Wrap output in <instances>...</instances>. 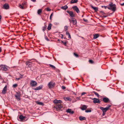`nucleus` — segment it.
<instances>
[{"label": "nucleus", "instance_id": "obj_1", "mask_svg": "<svg viewBox=\"0 0 124 124\" xmlns=\"http://www.w3.org/2000/svg\"><path fill=\"white\" fill-rule=\"evenodd\" d=\"M111 106V105L108 104L106 108H104L102 107H100V108L102 111V112H106Z\"/></svg>", "mask_w": 124, "mask_h": 124}, {"label": "nucleus", "instance_id": "obj_2", "mask_svg": "<svg viewBox=\"0 0 124 124\" xmlns=\"http://www.w3.org/2000/svg\"><path fill=\"white\" fill-rule=\"evenodd\" d=\"M69 21L70 23V24L71 23H73L74 25H76L77 23V21L75 18L72 17L71 19H69Z\"/></svg>", "mask_w": 124, "mask_h": 124}, {"label": "nucleus", "instance_id": "obj_3", "mask_svg": "<svg viewBox=\"0 0 124 124\" xmlns=\"http://www.w3.org/2000/svg\"><path fill=\"white\" fill-rule=\"evenodd\" d=\"M55 83L53 82H50L48 84V86L51 89L53 88L55 86Z\"/></svg>", "mask_w": 124, "mask_h": 124}, {"label": "nucleus", "instance_id": "obj_4", "mask_svg": "<svg viewBox=\"0 0 124 124\" xmlns=\"http://www.w3.org/2000/svg\"><path fill=\"white\" fill-rule=\"evenodd\" d=\"M109 5L110 7L112 8V10L114 12L116 10V6L115 4H113L112 3H111L110 4H109Z\"/></svg>", "mask_w": 124, "mask_h": 124}, {"label": "nucleus", "instance_id": "obj_5", "mask_svg": "<svg viewBox=\"0 0 124 124\" xmlns=\"http://www.w3.org/2000/svg\"><path fill=\"white\" fill-rule=\"evenodd\" d=\"M37 83L34 80H31L30 82V85L32 87L36 86L37 85Z\"/></svg>", "mask_w": 124, "mask_h": 124}, {"label": "nucleus", "instance_id": "obj_6", "mask_svg": "<svg viewBox=\"0 0 124 124\" xmlns=\"http://www.w3.org/2000/svg\"><path fill=\"white\" fill-rule=\"evenodd\" d=\"M21 95L19 93L16 92V94L15 95V97L17 100L19 101H20L21 99L20 98Z\"/></svg>", "mask_w": 124, "mask_h": 124}, {"label": "nucleus", "instance_id": "obj_7", "mask_svg": "<svg viewBox=\"0 0 124 124\" xmlns=\"http://www.w3.org/2000/svg\"><path fill=\"white\" fill-rule=\"evenodd\" d=\"M25 118V116H23V115H22L19 116V118L17 119L18 120L20 121H25L24 119Z\"/></svg>", "mask_w": 124, "mask_h": 124}, {"label": "nucleus", "instance_id": "obj_8", "mask_svg": "<svg viewBox=\"0 0 124 124\" xmlns=\"http://www.w3.org/2000/svg\"><path fill=\"white\" fill-rule=\"evenodd\" d=\"M92 100H93V102L94 103H100L101 101L98 99L94 98L92 99Z\"/></svg>", "mask_w": 124, "mask_h": 124}, {"label": "nucleus", "instance_id": "obj_9", "mask_svg": "<svg viewBox=\"0 0 124 124\" xmlns=\"http://www.w3.org/2000/svg\"><path fill=\"white\" fill-rule=\"evenodd\" d=\"M43 87V85H41L39 86L36 87L35 88H33V90H38L42 89Z\"/></svg>", "mask_w": 124, "mask_h": 124}, {"label": "nucleus", "instance_id": "obj_10", "mask_svg": "<svg viewBox=\"0 0 124 124\" xmlns=\"http://www.w3.org/2000/svg\"><path fill=\"white\" fill-rule=\"evenodd\" d=\"M67 12L69 14V15L70 17L73 18V17H75V16L73 12L70 11H67Z\"/></svg>", "mask_w": 124, "mask_h": 124}, {"label": "nucleus", "instance_id": "obj_11", "mask_svg": "<svg viewBox=\"0 0 124 124\" xmlns=\"http://www.w3.org/2000/svg\"><path fill=\"white\" fill-rule=\"evenodd\" d=\"M72 8L74 10L76 11L77 13H79L80 11L79 9L78 8L77 6H73L72 7Z\"/></svg>", "mask_w": 124, "mask_h": 124}, {"label": "nucleus", "instance_id": "obj_12", "mask_svg": "<svg viewBox=\"0 0 124 124\" xmlns=\"http://www.w3.org/2000/svg\"><path fill=\"white\" fill-rule=\"evenodd\" d=\"M55 108L59 110L62 108V106L60 104H58L56 105Z\"/></svg>", "mask_w": 124, "mask_h": 124}, {"label": "nucleus", "instance_id": "obj_13", "mask_svg": "<svg viewBox=\"0 0 124 124\" xmlns=\"http://www.w3.org/2000/svg\"><path fill=\"white\" fill-rule=\"evenodd\" d=\"M53 102L55 104H60L62 102V101L60 100H57L56 99L54 100Z\"/></svg>", "mask_w": 124, "mask_h": 124}, {"label": "nucleus", "instance_id": "obj_14", "mask_svg": "<svg viewBox=\"0 0 124 124\" xmlns=\"http://www.w3.org/2000/svg\"><path fill=\"white\" fill-rule=\"evenodd\" d=\"M3 8L5 9H7L9 8V7L8 4L7 3H5L3 6Z\"/></svg>", "mask_w": 124, "mask_h": 124}, {"label": "nucleus", "instance_id": "obj_15", "mask_svg": "<svg viewBox=\"0 0 124 124\" xmlns=\"http://www.w3.org/2000/svg\"><path fill=\"white\" fill-rule=\"evenodd\" d=\"M66 112L68 113L71 114H73L74 112L71 109L69 108L66 110Z\"/></svg>", "mask_w": 124, "mask_h": 124}, {"label": "nucleus", "instance_id": "obj_16", "mask_svg": "<svg viewBox=\"0 0 124 124\" xmlns=\"http://www.w3.org/2000/svg\"><path fill=\"white\" fill-rule=\"evenodd\" d=\"M8 69L9 67L5 65L4 66H3L2 67V69L3 70L5 71L8 70Z\"/></svg>", "mask_w": 124, "mask_h": 124}, {"label": "nucleus", "instance_id": "obj_17", "mask_svg": "<svg viewBox=\"0 0 124 124\" xmlns=\"http://www.w3.org/2000/svg\"><path fill=\"white\" fill-rule=\"evenodd\" d=\"M7 85H6L2 91V93L3 94H5L6 93L7 91Z\"/></svg>", "mask_w": 124, "mask_h": 124}, {"label": "nucleus", "instance_id": "obj_18", "mask_svg": "<svg viewBox=\"0 0 124 124\" xmlns=\"http://www.w3.org/2000/svg\"><path fill=\"white\" fill-rule=\"evenodd\" d=\"M103 101L104 102L107 103L109 101V100L108 98L105 97L103 98Z\"/></svg>", "mask_w": 124, "mask_h": 124}, {"label": "nucleus", "instance_id": "obj_19", "mask_svg": "<svg viewBox=\"0 0 124 124\" xmlns=\"http://www.w3.org/2000/svg\"><path fill=\"white\" fill-rule=\"evenodd\" d=\"M91 6L95 12H97L98 11V8L97 7H94L92 5H91Z\"/></svg>", "mask_w": 124, "mask_h": 124}, {"label": "nucleus", "instance_id": "obj_20", "mask_svg": "<svg viewBox=\"0 0 124 124\" xmlns=\"http://www.w3.org/2000/svg\"><path fill=\"white\" fill-rule=\"evenodd\" d=\"M26 64L29 67H31V66L32 62H31L28 61L26 62Z\"/></svg>", "mask_w": 124, "mask_h": 124}, {"label": "nucleus", "instance_id": "obj_21", "mask_svg": "<svg viewBox=\"0 0 124 124\" xmlns=\"http://www.w3.org/2000/svg\"><path fill=\"white\" fill-rule=\"evenodd\" d=\"M23 75L20 74L19 77L18 78H16V80H20L22 78H23Z\"/></svg>", "mask_w": 124, "mask_h": 124}, {"label": "nucleus", "instance_id": "obj_22", "mask_svg": "<svg viewBox=\"0 0 124 124\" xmlns=\"http://www.w3.org/2000/svg\"><path fill=\"white\" fill-rule=\"evenodd\" d=\"M68 8V6L65 5V6L61 7V8L62 9L65 10H66Z\"/></svg>", "mask_w": 124, "mask_h": 124}, {"label": "nucleus", "instance_id": "obj_23", "mask_svg": "<svg viewBox=\"0 0 124 124\" xmlns=\"http://www.w3.org/2000/svg\"><path fill=\"white\" fill-rule=\"evenodd\" d=\"M64 99L66 101H71V99L69 97H65L64 98Z\"/></svg>", "mask_w": 124, "mask_h": 124}, {"label": "nucleus", "instance_id": "obj_24", "mask_svg": "<svg viewBox=\"0 0 124 124\" xmlns=\"http://www.w3.org/2000/svg\"><path fill=\"white\" fill-rule=\"evenodd\" d=\"M79 119L81 121L85 120V117L80 116L79 117Z\"/></svg>", "mask_w": 124, "mask_h": 124}, {"label": "nucleus", "instance_id": "obj_25", "mask_svg": "<svg viewBox=\"0 0 124 124\" xmlns=\"http://www.w3.org/2000/svg\"><path fill=\"white\" fill-rule=\"evenodd\" d=\"M52 24L51 23H50L49 24L47 28V29L48 30H50L51 29V27Z\"/></svg>", "mask_w": 124, "mask_h": 124}, {"label": "nucleus", "instance_id": "obj_26", "mask_svg": "<svg viewBox=\"0 0 124 124\" xmlns=\"http://www.w3.org/2000/svg\"><path fill=\"white\" fill-rule=\"evenodd\" d=\"M66 35H68V38H71V37L68 31H67L66 32Z\"/></svg>", "mask_w": 124, "mask_h": 124}, {"label": "nucleus", "instance_id": "obj_27", "mask_svg": "<svg viewBox=\"0 0 124 124\" xmlns=\"http://www.w3.org/2000/svg\"><path fill=\"white\" fill-rule=\"evenodd\" d=\"M78 0H72L70 2L71 3H76L78 2Z\"/></svg>", "mask_w": 124, "mask_h": 124}, {"label": "nucleus", "instance_id": "obj_28", "mask_svg": "<svg viewBox=\"0 0 124 124\" xmlns=\"http://www.w3.org/2000/svg\"><path fill=\"white\" fill-rule=\"evenodd\" d=\"M99 37V35L98 34H96L94 35V37L93 38L96 39L97 38Z\"/></svg>", "mask_w": 124, "mask_h": 124}, {"label": "nucleus", "instance_id": "obj_29", "mask_svg": "<svg viewBox=\"0 0 124 124\" xmlns=\"http://www.w3.org/2000/svg\"><path fill=\"white\" fill-rule=\"evenodd\" d=\"M46 25H45L44 26H43L42 27V30L43 31H44L46 30Z\"/></svg>", "mask_w": 124, "mask_h": 124}, {"label": "nucleus", "instance_id": "obj_30", "mask_svg": "<svg viewBox=\"0 0 124 124\" xmlns=\"http://www.w3.org/2000/svg\"><path fill=\"white\" fill-rule=\"evenodd\" d=\"M92 111V110L90 109H86V112L87 113H88V112H91Z\"/></svg>", "mask_w": 124, "mask_h": 124}, {"label": "nucleus", "instance_id": "obj_31", "mask_svg": "<svg viewBox=\"0 0 124 124\" xmlns=\"http://www.w3.org/2000/svg\"><path fill=\"white\" fill-rule=\"evenodd\" d=\"M42 12V10L41 9H39L37 11V13L38 14L40 15V13Z\"/></svg>", "mask_w": 124, "mask_h": 124}, {"label": "nucleus", "instance_id": "obj_32", "mask_svg": "<svg viewBox=\"0 0 124 124\" xmlns=\"http://www.w3.org/2000/svg\"><path fill=\"white\" fill-rule=\"evenodd\" d=\"M37 103L39 105H43V102H38Z\"/></svg>", "mask_w": 124, "mask_h": 124}, {"label": "nucleus", "instance_id": "obj_33", "mask_svg": "<svg viewBox=\"0 0 124 124\" xmlns=\"http://www.w3.org/2000/svg\"><path fill=\"white\" fill-rule=\"evenodd\" d=\"M19 7L20 8L22 9H24V8L23 6H22L21 4H20L19 5Z\"/></svg>", "mask_w": 124, "mask_h": 124}, {"label": "nucleus", "instance_id": "obj_34", "mask_svg": "<svg viewBox=\"0 0 124 124\" xmlns=\"http://www.w3.org/2000/svg\"><path fill=\"white\" fill-rule=\"evenodd\" d=\"M49 65L50 66V67L53 68V69H55V67L53 65H52L51 64H49Z\"/></svg>", "mask_w": 124, "mask_h": 124}, {"label": "nucleus", "instance_id": "obj_35", "mask_svg": "<svg viewBox=\"0 0 124 124\" xmlns=\"http://www.w3.org/2000/svg\"><path fill=\"white\" fill-rule=\"evenodd\" d=\"M27 4V2L25 1H24L22 3V5L23 6H24L26 5Z\"/></svg>", "mask_w": 124, "mask_h": 124}, {"label": "nucleus", "instance_id": "obj_36", "mask_svg": "<svg viewBox=\"0 0 124 124\" xmlns=\"http://www.w3.org/2000/svg\"><path fill=\"white\" fill-rule=\"evenodd\" d=\"M93 92L94 93V94L95 95H97V97L99 96H99V94L98 93H97L95 92Z\"/></svg>", "mask_w": 124, "mask_h": 124}, {"label": "nucleus", "instance_id": "obj_37", "mask_svg": "<svg viewBox=\"0 0 124 124\" xmlns=\"http://www.w3.org/2000/svg\"><path fill=\"white\" fill-rule=\"evenodd\" d=\"M81 109L82 110H85V105H84L83 106V107Z\"/></svg>", "mask_w": 124, "mask_h": 124}, {"label": "nucleus", "instance_id": "obj_38", "mask_svg": "<svg viewBox=\"0 0 124 124\" xmlns=\"http://www.w3.org/2000/svg\"><path fill=\"white\" fill-rule=\"evenodd\" d=\"M89 62L91 64H93V61L91 60H89Z\"/></svg>", "mask_w": 124, "mask_h": 124}, {"label": "nucleus", "instance_id": "obj_39", "mask_svg": "<svg viewBox=\"0 0 124 124\" xmlns=\"http://www.w3.org/2000/svg\"><path fill=\"white\" fill-rule=\"evenodd\" d=\"M45 39H46L47 41H49V40L47 38L46 36L45 35Z\"/></svg>", "mask_w": 124, "mask_h": 124}, {"label": "nucleus", "instance_id": "obj_40", "mask_svg": "<svg viewBox=\"0 0 124 124\" xmlns=\"http://www.w3.org/2000/svg\"><path fill=\"white\" fill-rule=\"evenodd\" d=\"M64 29L65 31L68 30V26H65L64 27Z\"/></svg>", "mask_w": 124, "mask_h": 124}, {"label": "nucleus", "instance_id": "obj_41", "mask_svg": "<svg viewBox=\"0 0 124 124\" xmlns=\"http://www.w3.org/2000/svg\"><path fill=\"white\" fill-rule=\"evenodd\" d=\"M74 55L76 57H78V55L76 53H74Z\"/></svg>", "mask_w": 124, "mask_h": 124}, {"label": "nucleus", "instance_id": "obj_42", "mask_svg": "<svg viewBox=\"0 0 124 124\" xmlns=\"http://www.w3.org/2000/svg\"><path fill=\"white\" fill-rule=\"evenodd\" d=\"M107 8L109 9L112 10V8L111 7H107Z\"/></svg>", "mask_w": 124, "mask_h": 124}, {"label": "nucleus", "instance_id": "obj_43", "mask_svg": "<svg viewBox=\"0 0 124 124\" xmlns=\"http://www.w3.org/2000/svg\"><path fill=\"white\" fill-rule=\"evenodd\" d=\"M46 10L47 11H50L51 10V9H50V8H46Z\"/></svg>", "mask_w": 124, "mask_h": 124}, {"label": "nucleus", "instance_id": "obj_44", "mask_svg": "<svg viewBox=\"0 0 124 124\" xmlns=\"http://www.w3.org/2000/svg\"><path fill=\"white\" fill-rule=\"evenodd\" d=\"M53 13H52L51 14L50 16V18L51 20L52 19V16H53Z\"/></svg>", "mask_w": 124, "mask_h": 124}, {"label": "nucleus", "instance_id": "obj_45", "mask_svg": "<svg viewBox=\"0 0 124 124\" xmlns=\"http://www.w3.org/2000/svg\"><path fill=\"white\" fill-rule=\"evenodd\" d=\"M17 86V85L16 84H14L13 85V86L14 87H16Z\"/></svg>", "mask_w": 124, "mask_h": 124}, {"label": "nucleus", "instance_id": "obj_46", "mask_svg": "<svg viewBox=\"0 0 124 124\" xmlns=\"http://www.w3.org/2000/svg\"><path fill=\"white\" fill-rule=\"evenodd\" d=\"M62 88L63 90H64L65 89L66 87L64 86H62Z\"/></svg>", "mask_w": 124, "mask_h": 124}, {"label": "nucleus", "instance_id": "obj_47", "mask_svg": "<svg viewBox=\"0 0 124 124\" xmlns=\"http://www.w3.org/2000/svg\"><path fill=\"white\" fill-rule=\"evenodd\" d=\"M62 43H63L64 44V45H66V43H66V42H64L63 41H62Z\"/></svg>", "mask_w": 124, "mask_h": 124}, {"label": "nucleus", "instance_id": "obj_48", "mask_svg": "<svg viewBox=\"0 0 124 124\" xmlns=\"http://www.w3.org/2000/svg\"><path fill=\"white\" fill-rule=\"evenodd\" d=\"M54 24L55 25H58L59 24V23H58L55 22L54 23Z\"/></svg>", "mask_w": 124, "mask_h": 124}, {"label": "nucleus", "instance_id": "obj_49", "mask_svg": "<svg viewBox=\"0 0 124 124\" xmlns=\"http://www.w3.org/2000/svg\"><path fill=\"white\" fill-rule=\"evenodd\" d=\"M85 94V92H83V93H82V94H81V96H82V95H84V94Z\"/></svg>", "mask_w": 124, "mask_h": 124}, {"label": "nucleus", "instance_id": "obj_50", "mask_svg": "<svg viewBox=\"0 0 124 124\" xmlns=\"http://www.w3.org/2000/svg\"><path fill=\"white\" fill-rule=\"evenodd\" d=\"M105 112H103V113H102V116H104L105 114Z\"/></svg>", "mask_w": 124, "mask_h": 124}, {"label": "nucleus", "instance_id": "obj_51", "mask_svg": "<svg viewBox=\"0 0 124 124\" xmlns=\"http://www.w3.org/2000/svg\"><path fill=\"white\" fill-rule=\"evenodd\" d=\"M25 98H29V97H28V95H26L25 96Z\"/></svg>", "mask_w": 124, "mask_h": 124}, {"label": "nucleus", "instance_id": "obj_52", "mask_svg": "<svg viewBox=\"0 0 124 124\" xmlns=\"http://www.w3.org/2000/svg\"><path fill=\"white\" fill-rule=\"evenodd\" d=\"M120 5L122 6H124V3H122V4H120Z\"/></svg>", "mask_w": 124, "mask_h": 124}, {"label": "nucleus", "instance_id": "obj_53", "mask_svg": "<svg viewBox=\"0 0 124 124\" xmlns=\"http://www.w3.org/2000/svg\"><path fill=\"white\" fill-rule=\"evenodd\" d=\"M104 7L105 9H106L107 8V6H104Z\"/></svg>", "mask_w": 124, "mask_h": 124}, {"label": "nucleus", "instance_id": "obj_54", "mask_svg": "<svg viewBox=\"0 0 124 124\" xmlns=\"http://www.w3.org/2000/svg\"><path fill=\"white\" fill-rule=\"evenodd\" d=\"M107 16H103V17L104 18H106L107 17Z\"/></svg>", "mask_w": 124, "mask_h": 124}, {"label": "nucleus", "instance_id": "obj_55", "mask_svg": "<svg viewBox=\"0 0 124 124\" xmlns=\"http://www.w3.org/2000/svg\"><path fill=\"white\" fill-rule=\"evenodd\" d=\"M1 18H2V17H1V15H0V21H1Z\"/></svg>", "mask_w": 124, "mask_h": 124}, {"label": "nucleus", "instance_id": "obj_56", "mask_svg": "<svg viewBox=\"0 0 124 124\" xmlns=\"http://www.w3.org/2000/svg\"><path fill=\"white\" fill-rule=\"evenodd\" d=\"M77 99L78 100H80V98L78 97H77Z\"/></svg>", "mask_w": 124, "mask_h": 124}, {"label": "nucleus", "instance_id": "obj_57", "mask_svg": "<svg viewBox=\"0 0 124 124\" xmlns=\"http://www.w3.org/2000/svg\"><path fill=\"white\" fill-rule=\"evenodd\" d=\"M81 100H83V101H85V98H84V99H81Z\"/></svg>", "mask_w": 124, "mask_h": 124}, {"label": "nucleus", "instance_id": "obj_58", "mask_svg": "<svg viewBox=\"0 0 124 124\" xmlns=\"http://www.w3.org/2000/svg\"><path fill=\"white\" fill-rule=\"evenodd\" d=\"M36 0H31L33 2H35V1Z\"/></svg>", "mask_w": 124, "mask_h": 124}, {"label": "nucleus", "instance_id": "obj_59", "mask_svg": "<svg viewBox=\"0 0 124 124\" xmlns=\"http://www.w3.org/2000/svg\"><path fill=\"white\" fill-rule=\"evenodd\" d=\"M57 72H60V70H57Z\"/></svg>", "mask_w": 124, "mask_h": 124}, {"label": "nucleus", "instance_id": "obj_60", "mask_svg": "<svg viewBox=\"0 0 124 124\" xmlns=\"http://www.w3.org/2000/svg\"><path fill=\"white\" fill-rule=\"evenodd\" d=\"M1 51V48L0 47V52Z\"/></svg>", "mask_w": 124, "mask_h": 124}, {"label": "nucleus", "instance_id": "obj_61", "mask_svg": "<svg viewBox=\"0 0 124 124\" xmlns=\"http://www.w3.org/2000/svg\"><path fill=\"white\" fill-rule=\"evenodd\" d=\"M102 13L103 14H105V13L103 12H102Z\"/></svg>", "mask_w": 124, "mask_h": 124}, {"label": "nucleus", "instance_id": "obj_62", "mask_svg": "<svg viewBox=\"0 0 124 124\" xmlns=\"http://www.w3.org/2000/svg\"><path fill=\"white\" fill-rule=\"evenodd\" d=\"M62 37H61V38H62H62H63V35H62Z\"/></svg>", "mask_w": 124, "mask_h": 124}, {"label": "nucleus", "instance_id": "obj_63", "mask_svg": "<svg viewBox=\"0 0 124 124\" xmlns=\"http://www.w3.org/2000/svg\"><path fill=\"white\" fill-rule=\"evenodd\" d=\"M83 20L84 21H85V18L83 19Z\"/></svg>", "mask_w": 124, "mask_h": 124}, {"label": "nucleus", "instance_id": "obj_64", "mask_svg": "<svg viewBox=\"0 0 124 124\" xmlns=\"http://www.w3.org/2000/svg\"><path fill=\"white\" fill-rule=\"evenodd\" d=\"M101 7L102 8H103V7H104V6H101Z\"/></svg>", "mask_w": 124, "mask_h": 124}]
</instances>
